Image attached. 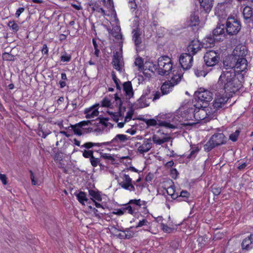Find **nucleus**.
<instances>
[{
	"instance_id": "1",
	"label": "nucleus",
	"mask_w": 253,
	"mask_h": 253,
	"mask_svg": "<svg viewBox=\"0 0 253 253\" xmlns=\"http://www.w3.org/2000/svg\"><path fill=\"white\" fill-rule=\"evenodd\" d=\"M244 74L237 73L235 70L223 71L213 89L219 93L234 94L243 86Z\"/></svg>"
},
{
	"instance_id": "2",
	"label": "nucleus",
	"mask_w": 253,
	"mask_h": 253,
	"mask_svg": "<svg viewBox=\"0 0 253 253\" xmlns=\"http://www.w3.org/2000/svg\"><path fill=\"white\" fill-rule=\"evenodd\" d=\"M224 67L226 69H237L235 72L238 73L246 72L248 70V62L244 57H236L232 55L226 56L223 62Z\"/></svg>"
},
{
	"instance_id": "3",
	"label": "nucleus",
	"mask_w": 253,
	"mask_h": 253,
	"mask_svg": "<svg viewBox=\"0 0 253 253\" xmlns=\"http://www.w3.org/2000/svg\"><path fill=\"white\" fill-rule=\"evenodd\" d=\"M226 140L227 138L222 132L215 133L204 145V150L210 152L215 147L225 144Z\"/></svg>"
},
{
	"instance_id": "4",
	"label": "nucleus",
	"mask_w": 253,
	"mask_h": 253,
	"mask_svg": "<svg viewBox=\"0 0 253 253\" xmlns=\"http://www.w3.org/2000/svg\"><path fill=\"white\" fill-rule=\"evenodd\" d=\"M194 97L196 100L198 99L199 102L203 103V105H201V107L206 108L207 105L212 100L213 94L209 90L200 88L195 91Z\"/></svg>"
},
{
	"instance_id": "5",
	"label": "nucleus",
	"mask_w": 253,
	"mask_h": 253,
	"mask_svg": "<svg viewBox=\"0 0 253 253\" xmlns=\"http://www.w3.org/2000/svg\"><path fill=\"white\" fill-rule=\"evenodd\" d=\"M211 108L210 110L207 108V110L202 109H195L193 113L194 118L195 120L200 122L203 121L204 123L209 121L210 120L213 119L216 117V115L214 113H211Z\"/></svg>"
},
{
	"instance_id": "6",
	"label": "nucleus",
	"mask_w": 253,
	"mask_h": 253,
	"mask_svg": "<svg viewBox=\"0 0 253 253\" xmlns=\"http://www.w3.org/2000/svg\"><path fill=\"white\" fill-rule=\"evenodd\" d=\"M220 52L218 50H209L204 56V62L207 67H213L217 65L220 60Z\"/></svg>"
},
{
	"instance_id": "7",
	"label": "nucleus",
	"mask_w": 253,
	"mask_h": 253,
	"mask_svg": "<svg viewBox=\"0 0 253 253\" xmlns=\"http://www.w3.org/2000/svg\"><path fill=\"white\" fill-rule=\"evenodd\" d=\"M241 25L239 20L234 17H228L226 22V31L229 35H236L240 31Z\"/></svg>"
},
{
	"instance_id": "8",
	"label": "nucleus",
	"mask_w": 253,
	"mask_h": 253,
	"mask_svg": "<svg viewBox=\"0 0 253 253\" xmlns=\"http://www.w3.org/2000/svg\"><path fill=\"white\" fill-rule=\"evenodd\" d=\"M152 96L153 94L150 88L147 87L143 91L140 98L137 100V102L134 104V109H137L148 106L150 103L148 102V101L151 99Z\"/></svg>"
},
{
	"instance_id": "9",
	"label": "nucleus",
	"mask_w": 253,
	"mask_h": 253,
	"mask_svg": "<svg viewBox=\"0 0 253 253\" xmlns=\"http://www.w3.org/2000/svg\"><path fill=\"white\" fill-rule=\"evenodd\" d=\"M189 53H184L180 55L179 59V63L184 70L189 69L192 65L193 58Z\"/></svg>"
},
{
	"instance_id": "10",
	"label": "nucleus",
	"mask_w": 253,
	"mask_h": 253,
	"mask_svg": "<svg viewBox=\"0 0 253 253\" xmlns=\"http://www.w3.org/2000/svg\"><path fill=\"white\" fill-rule=\"evenodd\" d=\"M132 40L133 42L137 51L142 50V39L141 37L142 32L138 28L134 29L132 31Z\"/></svg>"
},
{
	"instance_id": "11",
	"label": "nucleus",
	"mask_w": 253,
	"mask_h": 253,
	"mask_svg": "<svg viewBox=\"0 0 253 253\" xmlns=\"http://www.w3.org/2000/svg\"><path fill=\"white\" fill-rule=\"evenodd\" d=\"M118 179L119 184L124 189L128 190L130 191H134L135 188L132 184L131 179L129 177V175H123V177Z\"/></svg>"
},
{
	"instance_id": "12",
	"label": "nucleus",
	"mask_w": 253,
	"mask_h": 253,
	"mask_svg": "<svg viewBox=\"0 0 253 253\" xmlns=\"http://www.w3.org/2000/svg\"><path fill=\"white\" fill-rule=\"evenodd\" d=\"M135 146L138 147L137 152L140 154H143L144 153L148 152L152 147L151 139H145L143 144H141L139 142H137Z\"/></svg>"
},
{
	"instance_id": "13",
	"label": "nucleus",
	"mask_w": 253,
	"mask_h": 253,
	"mask_svg": "<svg viewBox=\"0 0 253 253\" xmlns=\"http://www.w3.org/2000/svg\"><path fill=\"white\" fill-rule=\"evenodd\" d=\"M247 53L248 49L247 47L243 44H239L236 46L232 53L230 55L245 58Z\"/></svg>"
},
{
	"instance_id": "14",
	"label": "nucleus",
	"mask_w": 253,
	"mask_h": 253,
	"mask_svg": "<svg viewBox=\"0 0 253 253\" xmlns=\"http://www.w3.org/2000/svg\"><path fill=\"white\" fill-rule=\"evenodd\" d=\"M129 139V137H127V136L125 134H117L111 141L109 142H103L102 143L103 145H108L110 144H113L114 146H117L119 143H123L126 140Z\"/></svg>"
},
{
	"instance_id": "15",
	"label": "nucleus",
	"mask_w": 253,
	"mask_h": 253,
	"mask_svg": "<svg viewBox=\"0 0 253 253\" xmlns=\"http://www.w3.org/2000/svg\"><path fill=\"white\" fill-rule=\"evenodd\" d=\"M226 5V2L218 3L214 9L215 15L220 18H225L227 16Z\"/></svg>"
},
{
	"instance_id": "16",
	"label": "nucleus",
	"mask_w": 253,
	"mask_h": 253,
	"mask_svg": "<svg viewBox=\"0 0 253 253\" xmlns=\"http://www.w3.org/2000/svg\"><path fill=\"white\" fill-rule=\"evenodd\" d=\"M201 44L198 40L192 41L187 47V52L192 55H195L201 48Z\"/></svg>"
},
{
	"instance_id": "17",
	"label": "nucleus",
	"mask_w": 253,
	"mask_h": 253,
	"mask_svg": "<svg viewBox=\"0 0 253 253\" xmlns=\"http://www.w3.org/2000/svg\"><path fill=\"white\" fill-rule=\"evenodd\" d=\"M99 105V104H96L89 108L85 109L84 111V113L86 115L85 118L90 119L97 116L99 114V111H98Z\"/></svg>"
},
{
	"instance_id": "18",
	"label": "nucleus",
	"mask_w": 253,
	"mask_h": 253,
	"mask_svg": "<svg viewBox=\"0 0 253 253\" xmlns=\"http://www.w3.org/2000/svg\"><path fill=\"white\" fill-rule=\"evenodd\" d=\"M123 90L125 91L126 96V99H130L134 95L131 82L127 81L125 82L123 84Z\"/></svg>"
},
{
	"instance_id": "19",
	"label": "nucleus",
	"mask_w": 253,
	"mask_h": 253,
	"mask_svg": "<svg viewBox=\"0 0 253 253\" xmlns=\"http://www.w3.org/2000/svg\"><path fill=\"white\" fill-rule=\"evenodd\" d=\"M244 20L246 23H250L253 21V10L252 7L246 5L243 11Z\"/></svg>"
},
{
	"instance_id": "20",
	"label": "nucleus",
	"mask_w": 253,
	"mask_h": 253,
	"mask_svg": "<svg viewBox=\"0 0 253 253\" xmlns=\"http://www.w3.org/2000/svg\"><path fill=\"white\" fill-rule=\"evenodd\" d=\"M180 70H181L180 69ZM171 73L172 74V76L171 77L170 80L168 81L170 82L171 84H173L174 86L180 82L183 77V74L181 73V71L179 72L178 70H174L172 71Z\"/></svg>"
},
{
	"instance_id": "21",
	"label": "nucleus",
	"mask_w": 253,
	"mask_h": 253,
	"mask_svg": "<svg viewBox=\"0 0 253 253\" xmlns=\"http://www.w3.org/2000/svg\"><path fill=\"white\" fill-rule=\"evenodd\" d=\"M215 41L218 42L219 41V40L218 38H215L212 34H209L204 39L202 47H204V45H205V48L209 46H213L214 45Z\"/></svg>"
},
{
	"instance_id": "22",
	"label": "nucleus",
	"mask_w": 253,
	"mask_h": 253,
	"mask_svg": "<svg viewBox=\"0 0 253 253\" xmlns=\"http://www.w3.org/2000/svg\"><path fill=\"white\" fill-rule=\"evenodd\" d=\"M87 7L89 11V8L91 9L92 13L96 11L99 13H101L102 15H105V10L102 8L99 7V5L97 2L90 1L87 4Z\"/></svg>"
},
{
	"instance_id": "23",
	"label": "nucleus",
	"mask_w": 253,
	"mask_h": 253,
	"mask_svg": "<svg viewBox=\"0 0 253 253\" xmlns=\"http://www.w3.org/2000/svg\"><path fill=\"white\" fill-rule=\"evenodd\" d=\"M214 0H199L201 8H203L206 13H209L211 10L213 5Z\"/></svg>"
},
{
	"instance_id": "24",
	"label": "nucleus",
	"mask_w": 253,
	"mask_h": 253,
	"mask_svg": "<svg viewBox=\"0 0 253 253\" xmlns=\"http://www.w3.org/2000/svg\"><path fill=\"white\" fill-rule=\"evenodd\" d=\"M120 60L121 58L119 57L118 52L117 51L114 52L112 63L114 69L121 72L122 71V68Z\"/></svg>"
},
{
	"instance_id": "25",
	"label": "nucleus",
	"mask_w": 253,
	"mask_h": 253,
	"mask_svg": "<svg viewBox=\"0 0 253 253\" xmlns=\"http://www.w3.org/2000/svg\"><path fill=\"white\" fill-rule=\"evenodd\" d=\"M217 93L215 94L216 96L215 99L218 102H220L221 104L224 105L228 101V99L230 98L231 96H232V94H229L226 93V94L224 95L225 93H219L218 91H217Z\"/></svg>"
},
{
	"instance_id": "26",
	"label": "nucleus",
	"mask_w": 253,
	"mask_h": 253,
	"mask_svg": "<svg viewBox=\"0 0 253 253\" xmlns=\"http://www.w3.org/2000/svg\"><path fill=\"white\" fill-rule=\"evenodd\" d=\"M170 139L171 137L169 136H164L160 138L157 134H153L152 136V141L157 145H162L165 142H169Z\"/></svg>"
},
{
	"instance_id": "27",
	"label": "nucleus",
	"mask_w": 253,
	"mask_h": 253,
	"mask_svg": "<svg viewBox=\"0 0 253 253\" xmlns=\"http://www.w3.org/2000/svg\"><path fill=\"white\" fill-rule=\"evenodd\" d=\"M173 84H171L170 82L166 81L161 86V93L163 95L168 94L172 89Z\"/></svg>"
},
{
	"instance_id": "28",
	"label": "nucleus",
	"mask_w": 253,
	"mask_h": 253,
	"mask_svg": "<svg viewBox=\"0 0 253 253\" xmlns=\"http://www.w3.org/2000/svg\"><path fill=\"white\" fill-rule=\"evenodd\" d=\"M225 26L224 24H218L215 29L212 31V34L215 38H218V37L224 34Z\"/></svg>"
},
{
	"instance_id": "29",
	"label": "nucleus",
	"mask_w": 253,
	"mask_h": 253,
	"mask_svg": "<svg viewBox=\"0 0 253 253\" xmlns=\"http://www.w3.org/2000/svg\"><path fill=\"white\" fill-rule=\"evenodd\" d=\"M115 100L116 102V103L117 105H119V109L120 111H121L122 108H123V104L126 102H129V99H126V97L124 98H121L119 96L118 93H116L115 94Z\"/></svg>"
},
{
	"instance_id": "30",
	"label": "nucleus",
	"mask_w": 253,
	"mask_h": 253,
	"mask_svg": "<svg viewBox=\"0 0 253 253\" xmlns=\"http://www.w3.org/2000/svg\"><path fill=\"white\" fill-rule=\"evenodd\" d=\"M172 63H169V62H167V64L165 65V67L162 68V69L159 71V74L162 76L167 75H169L170 72H172Z\"/></svg>"
},
{
	"instance_id": "31",
	"label": "nucleus",
	"mask_w": 253,
	"mask_h": 253,
	"mask_svg": "<svg viewBox=\"0 0 253 253\" xmlns=\"http://www.w3.org/2000/svg\"><path fill=\"white\" fill-rule=\"evenodd\" d=\"M252 237V234L250 235V236L248 238L245 239L242 243V248L243 250H248L252 249L251 244L252 243V241L251 240V237Z\"/></svg>"
},
{
	"instance_id": "32",
	"label": "nucleus",
	"mask_w": 253,
	"mask_h": 253,
	"mask_svg": "<svg viewBox=\"0 0 253 253\" xmlns=\"http://www.w3.org/2000/svg\"><path fill=\"white\" fill-rule=\"evenodd\" d=\"M164 60H167L169 61V57L168 56L164 55L159 57L158 59V71L161 70L162 68L165 67V65L167 64V62H164Z\"/></svg>"
},
{
	"instance_id": "33",
	"label": "nucleus",
	"mask_w": 253,
	"mask_h": 253,
	"mask_svg": "<svg viewBox=\"0 0 253 253\" xmlns=\"http://www.w3.org/2000/svg\"><path fill=\"white\" fill-rule=\"evenodd\" d=\"M203 68H204V65H202L201 67L199 66L197 69H194L195 74L197 77H205L209 71L211 70V69L205 70L203 69Z\"/></svg>"
},
{
	"instance_id": "34",
	"label": "nucleus",
	"mask_w": 253,
	"mask_h": 253,
	"mask_svg": "<svg viewBox=\"0 0 253 253\" xmlns=\"http://www.w3.org/2000/svg\"><path fill=\"white\" fill-rule=\"evenodd\" d=\"M88 193L90 197H91V200H93V199H94L98 201L102 200L100 193L98 191L90 189L88 190Z\"/></svg>"
},
{
	"instance_id": "35",
	"label": "nucleus",
	"mask_w": 253,
	"mask_h": 253,
	"mask_svg": "<svg viewBox=\"0 0 253 253\" xmlns=\"http://www.w3.org/2000/svg\"><path fill=\"white\" fill-rule=\"evenodd\" d=\"M31 179L32 184L34 185H40L42 182V178L40 175H31Z\"/></svg>"
},
{
	"instance_id": "36",
	"label": "nucleus",
	"mask_w": 253,
	"mask_h": 253,
	"mask_svg": "<svg viewBox=\"0 0 253 253\" xmlns=\"http://www.w3.org/2000/svg\"><path fill=\"white\" fill-rule=\"evenodd\" d=\"M199 16L195 14V13L192 14L189 18V25L191 26H196L199 24Z\"/></svg>"
},
{
	"instance_id": "37",
	"label": "nucleus",
	"mask_w": 253,
	"mask_h": 253,
	"mask_svg": "<svg viewBox=\"0 0 253 253\" xmlns=\"http://www.w3.org/2000/svg\"><path fill=\"white\" fill-rule=\"evenodd\" d=\"M76 196L79 202L83 205H84V202L88 201L86 197V194L84 192L81 191L78 194H76Z\"/></svg>"
},
{
	"instance_id": "38",
	"label": "nucleus",
	"mask_w": 253,
	"mask_h": 253,
	"mask_svg": "<svg viewBox=\"0 0 253 253\" xmlns=\"http://www.w3.org/2000/svg\"><path fill=\"white\" fill-rule=\"evenodd\" d=\"M223 106V105L221 104L220 102H218L217 100H216V99H215L212 104L213 108L215 110L213 111H212L211 110V113H214V114L216 115V112L217 111V110L222 108Z\"/></svg>"
},
{
	"instance_id": "39",
	"label": "nucleus",
	"mask_w": 253,
	"mask_h": 253,
	"mask_svg": "<svg viewBox=\"0 0 253 253\" xmlns=\"http://www.w3.org/2000/svg\"><path fill=\"white\" fill-rule=\"evenodd\" d=\"M7 26L14 33H16L19 29V26L14 21H9L7 24Z\"/></svg>"
},
{
	"instance_id": "40",
	"label": "nucleus",
	"mask_w": 253,
	"mask_h": 253,
	"mask_svg": "<svg viewBox=\"0 0 253 253\" xmlns=\"http://www.w3.org/2000/svg\"><path fill=\"white\" fill-rule=\"evenodd\" d=\"M124 233L125 238L126 239H129L132 238L134 235V232L132 231L129 230L128 228H126L124 230H120Z\"/></svg>"
},
{
	"instance_id": "41",
	"label": "nucleus",
	"mask_w": 253,
	"mask_h": 253,
	"mask_svg": "<svg viewBox=\"0 0 253 253\" xmlns=\"http://www.w3.org/2000/svg\"><path fill=\"white\" fill-rule=\"evenodd\" d=\"M158 121V125L160 126H164L166 128H176V126L172 124H171L170 123L167 122L166 121Z\"/></svg>"
},
{
	"instance_id": "42",
	"label": "nucleus",
	"mask_w": 253,
	"mask_h": 253,
	"mask_svg": "<svg viewBox=\"0 0 253 253\" xmlns=\"http://www.w3.org/2000/svg\"><path fill=\"white\" fill-rule=\"evenodd\" d=\"M133 106L134 107V104H131L130 107V110L127 112L126 115L125 119V122H127L132 119L134 114V110L133 109Z\"/></svg>"
},
{
	"instance_id": "43",
	"label": "nucleus",
	"mask_w": 253,
	"mask_h": 253,
	"mask_svg": "<svg viewBox=\"0 0 253 253\" xmlns=\"http://www.w3.org/2000/svg\"><path fill=\"white\" fill-rule=\"evenodd\" d=\"M71 127H72V129L73 130L74 134L81 136L82 135L83 133L82 132V130L81 128V127H79V126L77 125V124L74 125H71Z\"/></svg>"
},
{
	"instance_id": "44",
	"label": "nucleus",
	"mask_w": 253,
	"mask_h": 253,
	"mask_svg": "<svg viewBox=\"0 0 253 253\" xmlns=\"http://www.w3.org/2000/svg\"><path fill=\"white\" fill-rule=\"evenodd\" d=\"M60 60L63 62H68L71 60V55L68 54L66 52H64L60 57Z\"/></svg>"
},
{
	"instance_id": "45",
	"label": "nucleus",
	"mask_w": 253,
	"mask_h": 253,
	"mask_svg": "<svg viewBox=\"0 0 253 253\" xmlns=\"http://www.w3.org/2000/svg\"><path fill=\"white\" fill-rule=\"evenodd\" d=\"M142 120L145 122L148 126H155L158 125L157 121L154 119H143Z\"/></svg>"
},
{
	"instance_id": "46",
	"label": "nucleus",
	"mask_w": 253,
	"mask_h": 253,
	"mask_svg": "<svg viewBox=\"0 0 253 253\" xmlns=\"http://www.w3.org/2000/svg\"><path fill=\"white\" fill-rule=\"evenodd\" d=\"M101 145H103L102 144V143L99 144V143H93V142H86V143H85L84 145H83L81 146V147H84L86 149H90V148L93 147V146H100Z\"/></svg>"
},
{
	"instance_id": "47",
	"label": "nucleus",
	"mask_w": 253,
	"mask_h": 253,
	"mask_svg": "<svg viewBox=\"0 0 253 253\" xmlns=\"http://www.w3.org/2000/svg\"><path fill=\"white\" fill-rule=\"evenodd\" d=\"M98 119L99 120L98 124H101L104 127H106L109 125H111L110 123L108 122L109 119L107 118H98Z\"/></svg>"
},
{
	"instance_id": "48",
	"label": "nucleus",
	"mask_w": 253,
	"mask_h": 253,
	"mask_svg": "<svg viewBox=\"0 0 253 253\" xmlns=\"http://www.w3.org/2000/svg\"><path fill=\"white\" fill-rule=\"evenodd\" d=\"M240 132V131L239 130H236L235 132L230 135L229 139L233 142L236 141L238 139Z\"/></svg>"
},
{
	"instance_id": "49",
	"label": "nucleus",
	"mask_w": 253,
	"mask_h": 253,
	"mask_svg": "<svg viewBox=\"0 0 253 253\" xmlns=\"http://www.w3.org/2000/svg\"><path fill=\"white\" fill-rule=\"evenodd\" d=\"M111 117L112 119L115 121L116 122H118L119 121V117H122L123 114L121 113V111H120L119 109V112L118 113H111Z\"/></svg>"
},
{
	"instance_id": "50",
	"label": "nucleus",
	"mask_w": 253,
	"mask_h": 253,
	"mask_svg": "<svg viewBox=\"0 0 253 253\" xmlns=\"http://www.w3.org/2000/svg\"><path fill=\"white\" fill-rule=\"evenodd\" d=\"M90 161L91 165L94 167L97 166L98 165H99L100 167L102 166V165L100 163V159L98 158H95L94 156L91 157L90 159Z\"/></svg>"
},
{
	"instance_id": "51",
	"label": "nucleus",
	"mask_w": 253,
	"mask_h": 253,
	"mask_svg": "<svg viewBox=\"0 0 253 253\" xmlns=\"http://www.w3.org/2000/svg\"><path fill=\"white\" fill-rule=\"evenodd\" d=\"M2 58L3 60L7 61H13L14 59V56L7 52H4L3 53Z\"/></svg>"
},
{
	"instance_id": "52",
	"label": "nucleus",
	"mask_w": 253,
	"mask_h": 253,
	"mask_svg": "<svg viewBox=\"0 0 253 253\" xmlns=\"http://www.w3.org/2000/svg\"><path fill=\"white\" fill-rule=\"evenodd\" d=\"M211 190L214 195L217 196L220 194L221 188L213 185L211 186Z\"/></svg>"
},
{
	"instance_id": "53",
	"label": "nucleus",
	"mask_w": 253,
	"mask_h": 253,
	"mask_svg": "<svg viewBox=\"0 0 253 253\" xmlns=\"http://www.w3.org/2000/svg\"><path fill=\"white\" fill-rule=\"evenodd\" d=\"M83 156L85 158H89L90 159L93 156V152L92 150H84L83 154Z\"/></svg>"
},
{
	"instance_id": "54",
	"label": "nucleus",
	"mask_w": 253,
	"mask_h": 253,
	"mask_svg": "<svg viewBox=\"0 0 253 253\" xmlns=\"http://www.w3.org/2000/svg\"><path fill=\"white\" fill-rule=\"evenodd\" d=\"M134 63L139 70H141L142 68H143V60L142 58H136Z\"/></svg>"
},
{
	"instance_id": "55",
	"label": "nucleus",
	"mask_w": 253,
	"mask_h": 253,
	"mask_svg": "<svg viewBox=\"0 0 253 253\" xmlns=\"http://www.w3.org/2000/svg\"><path fill=\"white\" fill-rule=\"evenodd\" d=\"M168 190V195L170 196L173 199H175L177 198V195L174 194V190L172 187H168L167 188Z\"/></svg>"
},
{
	"instance_id": "56",
	"label": "nucleus",
	"mask_w": 253,
	"mask_h": 253,
	"mask_svg": "<svg viewBox=\"0 0 253 253\" xmlns=\"http://www.w3.org/2000/svg\"><path fill=\"white\" fill-rule=\"evenodd\" d=\"M190 196V193H188L187 191L183 190L181 192L180 195L179 197L185 198L183 201H187L189 202V201H187L188 197Z\"/></svg>"
},
{
	"instance_id": "57",
	"label": "nucleus",
	"mask_w": 253,
	"mask_h": 253,
	"mask_svg": "<svg viewBox=\"0 0 253 253\" xmlns=\"http://www.w3.org/2000/svg\"><path fill=\"white\" fill-rule=\"evenodd\" d=\"M101 105L103 107H110L111 105L110 100L107 97H105L101 101Z\"/></svg>"
},
{
	"instance_id": "58",
	"label": "nucleus",
	"mask_w": 253,
	"mask_h": 253,
	"mask_svg": "<svg viewBox=\"0 0 253 253\" xmlns=\"http://www.w3.org/2000/svg\"><path fill=\"white\" fill-rule=\"evenodd\" d=\"M161 227H162V229L163 230V231L165 232H166V233H170L173 230V229L172 228H170V227L168 226L167 225L165 224L164 223L161 224Z\"/></svg>"
},
{
	"instance_id": "59",
	"label": "nucleus",
	"mask_w": 253,
	"mask_h": 253,
	"mask_svg": "<svg viewBox=\"0 0 253 253\" xmlns=\"http://www.w3.org/2000/svg\"><path fill=\"white\" fill-rule=\"evenodd\" d=\"M101 157L104 159L110 160L111 161H113L115 160L113 156L108 154L101 153Z\"/></svg>"
},
{
	"instance_id": "60",
	"label": "nucleus",
	"mask_w": 253,
	"mask_h": 253,
	"mask_svg": "<svg viewBox=\"0 0 253 253\" xmlns=\"http://www.w3.org/2000/svg\"><path fill=\"white\" fill-rule=\"evenodd\" d=\"M125 210L127 211V212L129 214H133L134 213V210L132 209V208L131 206H130V204L128 203L124 205Z\"/></svg>"
},
{
	"instance_id": "61",
	"label": "nucleus",
	"mask_w": 253,
	"mask_h": 253,
	"mask_svg": "<svg viewBox=\"0 0 253 253\" xmlns=\"http://www.w3.org/2000/svg\"><path fill=\"white\" fill-rule=\"evenodd\" d=\"M92 121H82L79 123H77V125L79 126V127H81L82 128L84 126L92 125Z\"/></svg>"
},
{
	"instance_id": "62",
	"label": "nucleus",
	"mask_w": 253,
	"mask_h": 253,
	"mask_svg": "<svg viewBox=\"0 0 253 253\" xmlns=\"http://www.w3.org/2000/svg\"><path fill=\"white\" fill-rule=\"evenodd\" d=\"M149 223V222L145 219H143L142 220H140L136 226V228L140 227L143 225H147Z\"/></svg>"
},
{
	"instance_id": "63",
	"label": "nucleus",
	"mask_w": 253,
	"mask_h": 253,
	"mask_svg": "<svg viewBox=\"0 0 253 253\" xmlns=\"http://www.w3.org/2000/svg\"><path fill=\"white\" fill-rule=\"evenodd\" d=\"M128 204H135V205H136L137 206H138L139 207H140L141 206L140 199H138V200H136V199L130 200L129 201Z\"/></svg>"
},
{
	"instance_id": "64",
	"label": "nucleus",
	"mask_w": 253,
	"mask_h": 253,
	"mask_svg": "<svg viewBox=\"0 0 253 253\" xmlns=\"http://www.w3.org/2000/svg\"><path fill=\"white\" fill-rule=\"evenodd\" d=\"M42 52L43 55H46L48 56V48L46 45V44H44L42 46Z\"/></svg>"
}]
</instances>
